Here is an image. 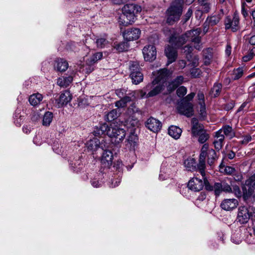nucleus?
Wrapping results in <instances>:
<instances>
[{"label": "nucleus", "instance_id": "nucleus-1", "mask_svg": "<svg viewBox=\"0 0 255 255\" xmlns=\"http://www.w3.org/2000/svg\"><path fill=\"white\" fill-rule=\"evenodd\" d=\"M170 74L167 69L159 70L157 77L152 82L137 92L140 98L152 97L158 94L164 89L163 84Z\"/></svg>", "mask_w": 255, "mask_h": 255}, {"label": "nucleus", "instance_id": "nucleus-2", "mask_svg": "<svg viewBox=\"0 0 255 255\" xmlns=\"http://www.w3.org/2000/svg\"><path fill=\"white\" fill-rule=\"evenodd\" d=\"M184 0H174L166 11V22L173 24L178 21L182 13Z\"/></svg>", "mask_w": 255, "mask_h": 255}, {"label": "nucleus", "instance_id": "nucleus-3", "mask_svg": "<svg viewBox=\"0 0 255 255\" xmlns=\"http://www.w3.org/2000/svg\"><path fill=\"white\" fill-rule=\"evenodd\" d=\"M192 136L196 138L200 144L205 143L210 137L203 125L199 124L196 118H192Z\"/></svg>", "mask_w": 255, "mask_h": 255}, {"label": "nucleus", "instance_id": "nucleus-4", "mask_svg": "<svg viewBox=\"0 0 255 255\" xmlns=\"http://www.w3.org/2000/svg\"><path fill=\"white\" fill-rule=\"evenodd\" d=\"M205 189L208 191H213L216 196H219L222 192H232V189L226 182H215L212 185L207 178H204Z\"/></svg>", "mask_w": 255, "mask_h": 255}, {"label": "nucleus", "instance_id": "nucleus-5", "mask_svg": "<svg viewBox=\"0 0 255 255\" xmlns=\"http://www.w3.org/2000/svg\"><path fill=\"white\" fill-rule=\"evenodd\" d=\"M107 135L111 137L115 144L121 142L126 136V131L124 129L119 128L115 123L109 126Z\"/></svg>", "mask_w": 255, "mask_h": 255}, {"label": "nucleus", "instance_id": "nucleus-6", "mask_svg": "<svg viewBox=\"0 0 255 255\" xmlns=\"http://www.w3.org/2000/svg\"><path fill=\"white\" fill-rule=\"evenodd\" d=\"M139 90L134 91L133 94L127 93V90L125 89H120L116 91V95L121 99L116 102V106L118 108H123L126 106L127 104L131 100V97L136 95L137 97H140L138 95L137 92Z\"/></svg>", "mask_w": 255, "mask_h": 255}, {"label": "nucleus", "instance_id": "nucleus-7", "mask_svg": "<svg viewBox=\"0 0 255 255\" xmlns=\"http://www.w3.org/2000/svg\"><path fill=\"white\" fill-rule=\"evenodd\" d=\"M191 94H189L185 98L178 102L177 109L179 113L186 116H191Z\"/></svg>", "mask_w": 255, "mask_h": 255}, {"label": "nucleus", "instance_id": "nucleus-8", "mask_svg": "<svg viewBox=\"0 0 255 255\" xmlns=\"http://www.w3.org/2000/svg\"><path fill=\"white\" fill-rule=\"evenodd\" d=\"M130 77L133 84H138L143 80V74L140 72L139 64L137 61H131L129 65Z\"/></svg>", "mask_w": 255, "mask_h": 255}, {"label": "nucleus", "instance_id": "nucleus-9", "mask_svg": "<svg viewBox=\"0 0 255 255\" xmlns=\"http://www.w3.org/2000/svg\"><path fill=\"white\" fill-rule=\"evenodd\" d=\"M197 104L195 108L199 114V119L201 121L205 120L207 118V112L205 103L204 94L199 92L197 96Z\"/></svg>", "mask_w": 255, "mask_h": 255}, {"label": "nucleus", "instance_id": "nucleus-10", "mask_svg": "<svg viewBox=\"0 0 255 255\" xmlns=\"http://www.w3.org/2000/svg\"><path fill=\"white\" fill-rule=\"evenodd\" d=\"M141 8L140 6L134 4H127L122 8V13L127 15L128 18L135 20L136 15L140 12Z\"/></svg>", "mask_w": 255, "mask_h": 255}, {"label": "nucleus", "instance_id": "nucleus-11", "mask_svg": "<svg viewBox=\"0 0 255 255\" xmlns=\"http://www.w3.org/2000/svg\"><path fill=\"white\" fill-rule=\"evenodd\" d=\"M242 189L245 198L253 194L255 189V173L246 180L245 184L242 187Z\"/></svg>", "mask_w": 255, "mask_h": 255}, {"label": "nucleus", "instance_id": "nucleus-12", "mask_svg": "<svg viewBox=\"0 0 255 255\" xmlns=\"http://www.w3.org/2000/svg\"><path fill=\"white\" fill-rule=\"evenodd\" d=\"M103 56V53L101 52H97L93 54L86 60V66L84 70H85L87 73L92 72L94 69L93 65L101 60Z\"/></svg>", "mask_w": 255, "mask_h": 255}, {"label": "nucleus", "instance_id": "nucleus-13", "mask_svg": "<svg viewBox=\"0 0 255 255\" xmlns=\"http://www.w3.org/2000/svg\"><path fill=\"white\" fill-rule=\"evenodd\" d=\"M96 44L98 48H104L108 44V40L105 38L98 37L96 40L90 36L86 37L85 44L88 48H92L93 45Z\"/></svg>", "mask_w": 255, "mask_h": 255}, {"label": "nucleus", "instance_id": "nucleus-14", "mask_svg": "<svg viewBox=\"0 0 255 255\" xmlns=\"http://www.w3.org/2000/svg\"><path fill=\"white\" fill-rule=\"evenodd\" d=\"M240 18L238 14L235 13L233 18L230 16H227L225 19V25L226 29H231L234 32L239 29Z\"/></svg>", "mask_w": 255, "mask_h": 255}, {"label": "nucleus", "instance_id": "nucleus-15", "mask_svg": "<svg viewBox=\"0 0 255 255\" xmlns=\"http://www.w3.org/2000/svg\"><path fill=\"white\" fill-rule=\"evenodd\" d=\"M222 17V14H217L211 15L207 16L205 21L203 24V35L206 33L208 30L209 26H214L217 25Z\"/></svg>", "mask_w": 255, "mask_h": 255}, {"label": "nucleus", "instance_id": "nucleus-16", "mask_svg": "<svg viewBox=\"0 0 255 255\" xmlns=\"http://www.w3.org/2000/svg\"><path fill=\"white\" fill-rule=\"evenodd\" d=\"M142 53L145 61H152L156 58V50L153 45H148L145 46L142 50Z\"/></svg>", "mask_w": 255, "mask_h": 255}, {"label": "nucleus", "instance_id": "nucleus-17", "mask_svg": "<svg viewBox=\"0 0 255 255\" xmlns=\"http://www.w3.org/2000/svg\"><path fill=\"white\" fill-rule=\"evenodd\" d=\"M140 34L141 31L139 28L133 27L126 30L123 36L126 40L133 41L138 39Z\"/></svg>", "mask_w": 255, "mask_h": 255}, {"label": "nucleus", "instance_id": "nucleus-18", "mask_svg": "<svg viewBox=\"0 0 255 255\" xmlns=\"http://www.w3.org/2000/svg\"><path fill=\"white\" fill-rule=\"evenodd\" d=\"M251 213L249 212L248 208L246 206L240 207L238 209L237 220L242 224L247 223L250 217Z\"/></svg>", "mask_w": 255, "mask_h": 255}, {"label": "nucleus", "instance_id": "nucleus-19", "mask_svg": "<svg viewBox=\"0 0 255 255\" xmlns=\"http://www.w3.org/2000/svg\"><path fill=\"white\" fill-rule=\"evenodd\" d=\"M202 33L201 28H197L195 29H192V46L194 48L200 50L202 48L201 37L200 35Z\"/></svg>", "mask_w": 255, "mask_h": 255}, {"label": "nucleus", "instance_id": "nucleus-20", "mask_svg": "<svg viewBox=\"0 0 255 255\" xmlns=\"http://www.w3.org/2000/svg\"><path fill=\"white\" fill-rule=\"evenodd\" d=\"M113 154L111 151L105 150L103 153L101 162L105 168H109L112 164Z\"/></svg>", "mask_w": 255, "mask_h": 255}, {"label": "nucleus", "instance_id": "nucleus-21", "mask_svg": "<svg viewBox=\"0 0 255 255\" xmlns=\"http://www.w3.org/2000/svg\"><path fill=\"white\" fill-rule=\"evenodd\" d=\"M86 147L87 149L92 152L94 153V152L96 151L98 148H101L102 149H104V148H106L105 145H103V143L100 141L99 139L97 137H94L92 139L88 140L86 144Z\"/></svg>", "mask_w": 255, "mask_h": 255}, {"label": "nucleus", "instance_id": "nucleus-22", "mask_svg": "<svg viewBox=\"0 0 255 255\" xmlns=\"http://www.w3.org/2000/svg\"><path fill=\"white\" fill-rule=\"evenodd\" d=\"M205 161L199 159L198 162L196 163L195 162V160L192 158V172L194 171L199 172L203 179L206 178L205 177Z\"/></svg>", "mask_w": 255, "mask_h": 255}, {"label": "nucleus", "instance_id": "nucleus-23", "mask_svg": "<svg viewBox=\"0 0 255 255\" xmlns=\"http://www.w3.org/2000/svg\"><path fill=\"white\" fill-rule=\"evenodd\" d=\"M72 100V95L68 90L61 93L59 98L56 100L57 106L58 108L66 105Z\"/></svg>", "mask_w": 255, "mask_h": 255}, {"label": "nucleus", "instance_id": "nucleus-24", "mask_svg": "<svg viewBox=\"0 0 255 255\" xmlns=\"http://www.w3.org/2000/svg\"><path fill=\"white\" fill-rule=\"evenodd\" d=\"M145 126L151 131L156 132L160 130L162 125L159 120L151 117L146 122Z\"/></svg>", "mask_w": 255, "mask_h": 255}, {"label": "nucleus", "instance_id": "nucleus-25", "mask_svg": "<svg viewBox=\"0 0 255 255\" xmlns=\"http://www.w3.org/2000/svg\"><path fill=\"white\" fill-rule=\"evenodd\" d=\"M238 205V201L237 199H227L222 202L221 207L225 210L230 211L236 208Z\"/></svg>", "mask_w": 255, "mask_h": 255}, {"label": "nucleus", "instance_id": "nucleus-26", "mask_svg": "<svg viewBox=\"0 0 255 255\" xmlns=\"http://www.w3.org/2000/svg\"><path fill=\"white\" fill-rule=\"evenodd\" d=\"M215 139L213 141V144L216 150L219 151L223 146L225 140V136L223 134H221L220 130H217L215 132Z\"/></svg>", "mask_w": 255, "mask_h": 255}, {"label": "nucleus", "instance_id": "nucleus-27", "mask_svg": "<svg viewBox=\"0 0 255 255\" xmlns=\"http://www.w3.org/2000/svg\"><path fill=\"white\" fill-rule=\"evenodd\" d=\"M104 175L102 172L94 174L91 177L90 182L93 187L98 188L101 187L104 183Z\"/></svg>", "mask_w": 255, "mask_h": 255}, {"label": "nucleus", "instance_id": "nucleus-28", "mask_svg": "<svg viewBox=\"0 0 255 255\" xmlns=\"http://www.w3.org/2000/svg\"><path fill=\"white\" fill-rule=\"evenodd\" d=\"M165 53L168 60V64L174 62L177 57V52L175 48L168 46L165 48Z\"/></svg>", "mask_w": 255, "mask_h": 255}, {"label": "nucleus", "instance_id": "nucleus-29", "mask_svg": "<svg viewBox=\"0 0 255 255\" xmlns=\"http://www.w3.org/2000/svg\"><path fill=\"white\" fill-rule=\"evenodd\" d=\"M54 69L58 71L64 72L68 68V63L66 60L62 58H57L55 60Z\"/></svg>", "mask_w": 255, "mask_h": 255}, {"label": "nucleus", "instance_id": "nucleus-30", "mask_svg": "<svg viewBox=\"0 0 255 255\" xmlns=\"http://www.w3.org/2000/svg\"><path fill=\"white\" fill-rule=\"evenodd\" d=\"M221 131V134H223L224 136L232 139L235 136L236 133L232 127L229 125H226L222 127V128L219 129Z\"/></svg>", "mask_w": 255, "mask_h": 255}, {"label": "nucleus", "instance_id": "nucleus-31", "mask_svg": "<svg viewBox=\"0 0 255 255\" xmlns=\"http://www.w3.org/2000/svg\"><path fill=\"white\" fill-rule=\"evenodd\" d=\"M213 49L207 48L202 51L203 58L204 64L209 65L210 64L213 58Z\"/></svg>", "mask_w": 255, "mask_h": 255}, {"label": "nucleus", "instance_id": "nucleus-32", "mask_svg": "<svg viewBox=\"0 0 255 255\" xmlns=\"http://www.w3.org/2000/svg\"><path fill=\"white\" fill-rule=\"evenodd\" d=\"M73 78L71 75L63 76L57 79V84L61 87H68L73 81Z\"/></svg>", "mask_w": 255, "mask_h": 255}, {"label": "nucleus", "instance_id": "nucleus-33", "mask_svg": "<svg viewBox=\"0 0 255 255\" xmlns=\"http://www.w3.org/2000/svg\"><path fill=\"white\" fill-rule=\"evenodd\" d=\"M205 186L204 179L197 177H192V190L199 191Z\"/></svg>", "mask_w": 255, "mask_h": 255}, {"label": "nucleus", "instance_id": "nucleus-34", "mask_svg": "<svg viewBox=\"0 0 255 255\" xmlns=\"http://www.w3.org/2000/svg\"><path fill=\"white\" fill-rule=\"evenodd\" d=\"M169 135L175 139H178L182 133V130L178 127L172 126H170L168 130Z\"/></svg>", "mask_w": 255, "mask_h": 255}, {"label": "nucleus", "instance_id": "nucleus-35", "mask_svg": "<svg viewBox=\"0 0 255 255\" xmlns=\"http://www.w3.org/2000/svg\"><path fill=\"white\" fill-rule=\"evenodd\" d=\"M109 129V126L106 124L101 125L99 127L95 128L93 134L95 136H98L103 134H107Z\"/></svg>", "mask_w": 255, "mask_h": 255}, {"label": "nucleus", "instance_id": "nucleus-36", "mask_svg": "<svg viewBox=\"0 0 255 255\" xmlns=\"http://www.w3.org/2000/svg\"><path fill=\"white\" fill-rule=\"evenodd\" d=\"M42 99L43 96L37 93L30 96L29 98V102L32 106H36L40 104Z\"/></svg>", "mask_w": 255, "mask_h": 255}, {"label": "nucleus", "instance_id": "nucleus-37", "mask_svg": "<svg viewBox=\"0 0 255 255\" xmlns=\"http://www.w3.org/2000/svg\"><path fill=\"white\" fill-rule=\"evenodd\" d=\"M183 79H184L182 76H178L176 79L169 84L168 86V90L172 91L175 90L182 83Z\"/></svg>", "mask_w": 255, "mask_h": 255}, {"label": "nucleus", "instance_id": "nucleus-38", "mask_svg": "<svg viewBox=\"0 0 255 255\" xmlns=\"http://www.w3.org/2000/svg\"><path fill=\"white\" fill-rule=\"evenodd\" d=\"M190 34V31H188L185 34L181 35L178 38L175 46L179 47L183 45L187 41L189 40Z\"/></svg>", "mask_w": 255, "mask_h": 255}, {"label": "nucleus", "instance_id": "nucleus-39", "mask_svg": "<svg viewBox=\"0 0 255 255\" xmlns=\"http://www.w3.org/2000/svg\"><path fill=\"white\" fill-rule=\"evenodd\" d=\"M134 22V21L132 19L128 18L127 15L123 13L120 14L119 17L118 22L120 25L125 26L128 24H131Z\"/></svg>", "mask_w": 255, "mask_h": 255}, {"label": "nucleus", "instance_id": "nucleus-40", "mask_svg": "<svg viewBox=\"0 0 255 255\" xmlns=\"http://www.w3.org/2000/svg\"><path fill=\"white\" fill-rule=\"evenodd\" d=\"M191 181V179H190L188 181V184L187 185H183L181 189L180 192L181 193L185 196L187 199H190L191 197V193L190 190H191V186H190V183Z\"/></svg>", "mask_w": 255, "mask_h": 255}, {"label": "nucleus", "instance_id": "nucleus-41", "mask_svg": "<svg viewBox=\"0 0 255 255\" xmlns=\"http://www.w3.org/2000/svg\"><path fill=\"white\" fill-rule=\"evenodd\" d=\"M53 115L51 112H46L43 117L42 125L44 126H49L52 121Z\"/></svg>", "mask_w": 255, "mask_h": 255}, {"label": "nucleus", "instance_id": "nucleus-42", "mask_svg": "<svg viewBox=\"0 0 255 255\" xmlns=\"http://www.w3.org/2000/svg\"><path fill=\"white\" fill-rule=\"evenodd\" d=\"M199 5L205 13H208L211 9V4L208 0H198Z\"/></svg>", "mask_w": 255, "mask_h": 255}, {"label": "nucleus", "instance_id": "nucleus-43", "mask_svg": "<svg viewBox=\"0 0 255 255\" xmlns=\"http://www.w3.org/2000/svg\"><path fill=\"white\" fill-rule=\"evenodd\" d=\"M222 89V84L219 83H215L211 91V95L214 97L219 96Z\"/></svg>", "mask_w": 255, "mask_h": 255}, {"label": "nucleus", "instance_id": "nucleus-44", "mask_svg": "<svg viewBox=\"0 0 255 255\" xmlns=\"http://www.w3.org/2000/svg\"><path fill=\"white\" fill-rule=\"evenodd\" d=\"M231 241L237 244H240L242 241L241 232L240 230H236L231 236Z\"/></svg>", "mask_w": 255, "mask_h": 255}, {"label": "nucleus", "instance_id": "nucleus-45", "mask_svg": "<svg viewBox=\"0 0 255 255\" xmlns=\"http://www.w3.org/2000/svg\"><path fill=\"white\" fill-rule=\"evenodd\" d=\"M217 158V154L215 150L211 149L208 151L207 163L210 166H212L214 161Z\"/></svg>", "mask_w": 255, "mask_h": 255}, {"label": "nucleus", "instance_id": "nucleus-46", "mask_svg": "<svg viewBox=\"0 0 255 255\" xmlns=\"http://www.w3.org/2000/svg\"><path fill=\"white\" fill-rule=\"evenodd\" d=\"M71 168L74 171L76 172H79L83 168V164H81V161L80 159L76 160L74 162L71 163Z\"/></svg>", "mask_w": 255, "mask_h": 255}, {"label": "nucleus", "instance_id": "nucleus-47", "mask_svg": "<svg viewBox=\"0 0 255 255\" xmlns=\"http://www.w3.org/2000/svg\"><path fill=\"white\" fill-rule=\"evenodd\" d=\"M243 75V70L242 68H238L234 70L233 73V79L234 80L240 79Z\"/></svg>", "mask_w": 255, "mask_h": 255}, {"label": "nucleus", "instance_id": "nucleus-48", "mask_svg": "<svg viewBox=\"0 0 255 255\" xmlns=\"http://www.w3.org/2000/svg\"><path fill=\"white\" fill-rule=\"evenodd\" d=\"M137 136L131 133L127 139L128 142L130 144V146L134 147L137 141Z\"/></svg>", "mask_w": 255, "mask_h": 255}, {"label": "nucleus", "instance_id": "nucleus-49", "mask_svg": "<svg viewBox=\"0 0 255 255\" xmlns=\"http://www.w3.org/2000/svg\"><path fill=\"white\" fill-rule=\"evenodd\" d=\"M255 56V47L251 49L248 54L243 57V60L245 62H247L251 60Z\"/></svg>", "mask_w": 255, "mask_h": 255}, {"label": "nucleus", "instance_id": "nucleus-50", "mask_svg": "<svg viewBox=\"0 0 255 255\" xmlns=\"http://www.w3.org/2000/svg\"><path fill=\"white\" fill-rule=\"evenodd\" d=\"M117 117V112L116 110H113L106 115V119L109 121L114 120Z\"/></svg>", "mask_w": 255, "mask_h": 255}, {"label": "nucleus", "instance_id": "nucleus-51", "mask_svg": "<svg viewBox=\"0 0 255 255\" xmlns=\"http://www.w3.org/2000/svg\"><path fill=\"white\" fill-rule=\"evenodd\" d=\"M224 172L226 174L234 175H235L236 170L235 168L232 166H226L224 167Z\"/></svg>", "mask_w": 255, "mask_h": 255}, {"label": "nucleus", "instance_id": "nucleus-52", "mask_svg": "<svg viewBox=\"0 0 255 255\" xmlns=\"http://www.w3.org/2000/svg\"><path fill=\"white\" fill-rule=\"evenodd\" d=\"M183 52L186 55L188 60L191 58V47L189 44L184 47Z\"/></svg>", "mask_w": 255, "mask_h": 255}, {"label": "nucleus", "instance_id": "nucleus-53", "mask_svg": "<svg viewBox=\"0 0 255 255\" xmlns=\"http://www.w3.org/2000/svg\"><path fill=\"white\" fill-rule=\"evenodd\" d=\"M116 48L120 52L126 51L128 49V45L127 42H122L116 46Z\"/></svg>", "mask_w": 255, "mask_h": 255}, {"label": "nucleus", "instance_id": "nucleus-54", "mask_svg": "<svg viewBox=\"0 0 255 255\" xmlns=\"http://www.w3.org/2000/svg\"><path fill=\"white\" fill-rule=\"evenodd\" d=\"M176 92L178 97H182L187 93V89L184 86H181L178 88Z\"/></svg>", "mask_w": 255, "mask_h": 255}, {"label": "nucleus", "instance_id": "nucleus-55", "mask_svg": "<svg viewBox=\"0 0 255 255\" xmlns=\"http://www.w3.org/2000/svg\"><path fill=\"white\" fill-rule=\"evenodd\" d=\"M184 166L186 170H191V158L190 157L184 160Z\"/></svg>", "mask_w": 255, "mask_h": 255}, {"label": "nucleus", "instance_id": "nucleus-56", "mask_svg": "<svg viewBox=\"0 0 255 255\" xmlns=\"http://www.w3.org/2000/svg\"><path fill=\"white\" fill-rule=\"evenodd\" d=\"M203 12H204L202 11L199 7L197 8L195 11V18L197 20H200L201 19Z\"/></svg>", "mask_w": 255, "mask_h": 255}, {"label": "nucleus", "instance_id": "nucleus-57", "mask_svg": "<svg viewBox=\"0 0 255 255\" xmlns=\"http://www.w3.org/2000/svg\"><path fill=\"white\" fill-rule=\"evenodd\" d=\"M233 192L237 197H240L242 196V192L240 187L237 185L233 186Z\"/></svg>", "mask_w": 255, "mask_h": 255}, {"label": "nucleus", "instance_id": "nucleus-58", "mask_svg": "<svg viewBox=\"0 0 255 255\" xmlns=\"http://www.w3.org/2000/svg\"><path fill=\"white\" fill-rule=\"evenodd\" d=\"M235 101L232 100L225 105L224 109L226 111H230L233 109V108L235 106Z\"/></svg>", "mask_w": 255, "mask_h": 255}, {"label": "nucleus", "instance_id": "nucleus-59", "mask_svg": "<svg viewBox=\"0 0 255 255\" xmlns=\"http://www.w3.org/2000/svg\"><path fill=\"white\" fill-rule=\"evenodd\" d=\"M201 74L199 68H192V78L198 77Z\"/></svg>", "mask_w": 255, "mask_h": 255}, {"label": "nucleus", "instance_id": "nucleus-60", "mask_svg": "<svg viewBox=\"0 0 255 255\" xmlns=\"http://www.w3.org/2000/svg\"><path fill=\"white\" fill-rule=\"evenodd\" d=\"M246 40L252 45H255V35L247 36Z\"/></svg>", "mask_w": 255, "mask_h": 255}, {"label": "nucleus", "instance_id": "nucleus-61", "mask_svg": "<svg viewBox=\"0 0 255 255\" xmlns=\"http://www.w3.org/2000/svg\"><path fill=\"white\" fill-rule=\"evenodd\" d=\"M121 182V179L120 178H116V179H112L111 180V187H116V186H118L119 185V184H120Z\"/></svg>", "mask_w": 255, "mask_h": 255}, {"label": "nucleus", "instance_id": "nucleus-62", "mask_svg": "<svg viewBox=\"0 0 255 255\" xmlns=\"http://www.w3.org/2000/svg\"><path fill=\"white\" fill-rule=\"evenodd\" d=\"M245 3H242L241 13L245 18H246L248 16V12L247 9L245 8Z\"/></svg>", "mask_w": 255, "mask_h": 255}, {"label": "nucleus", "instance_id": "nucleus-63", "mask_svg": "<svg viewBox=\"0 0 255 255\" xmlns=\"http://www.w3.org/2000/svg\"><path fill=\"white\" fill-rule=\"evenodd\" d=\"M255 85H252V86H250L248 89V92L252 98H255V87H254Z\"/></svg>", "mask_w": 255, "mask_h": 255}, {"label": "nucleus", "instance_id": "nucleus-64", "mask_svg": "<svg viewBox=\"0 0 255 255\" xmlns=\"http://www.w3.org/2000/svg\"><path fill=\"white\" fill-rule=\"evenodd\" d=\"M252 137L250 135H247L244 137L243 139L241 141V143L243 144H246L249 142L251 141Z\"/></svg>", "mask_w": 255, "mask_h": 255}]
</instances>
